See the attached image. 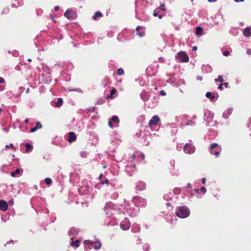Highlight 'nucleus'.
Returning a JSON list of instances; mask_svg holds the SVG:
<instances>
[{
	"label": "nucleus",
	"instance_id": "f257e3e1",
	"mask_svg": "<svg viewBox=\"0 0 251 251\" xmlns=\"http://www.w3.org/2000/svg\"><path fill=\"white\" fill-rule=\"evenodd\" d=\"M105 211L108 216L115 215L119 213V210L113 203H107L105 206Z\"/></svg>",
	"mask_w": 251,
	"mask_h": 251
},
{
	"label": "nucleus",
	"instance_id": "f03ea898",
	"mask_svg": "<svg viewBox=\"0 0 251 251\" xmlns=\"http://www.w3.org/2000/svg\"><path fill=\"white\" fill-rule=\"evenodd\" d=\"M176 215L181 218H185L190 214L189 210L185 206L179 207L176 213Z\"/></svg>",
	"mask_w": 251,
	"mask_h": 251
},
{
	"label": "nucleus",
	"instance_id": "7ed1b4c3",
	"mask_svg": "<svg viewBox=\"0 0 251 251\" xmlns=\"http://www.w3.org/2000/svg\"><path fill=\"white\" fill-rule=\"evenodd\" d=\"M209 150L211 154H214L218 156L220 153L221 148L217 144L214 143L211 145Z\"/></svg>",
	"mask_w": 251,
	"mask_h": 251
},
{
	"label": "nucleus",
	"instance_id": "20e7f679",
	"mask_svg": "<svg viewBox=\"0 0 251 251\" xmlns=\"http://www.w3.org/2000/svg\"><path fill=\"white\" fill-rule=\"evenodd\" d=\"M176 57L181 62H188L189 60V57L184 51L179 52Z\"/></svg>",
	"mask_w": 251,
	"mask_h": 251
},
{
	"label": "nucleus",
	"instance_id": "39448f33",
	"mask_svg": "<svg viewBox=\"0 0 251 251\" xmlns=\"http://www.w3.org/2000/svg\"><path fill=\"white\" fill-rule=\"evenodd\" d=\"M160 119L159 117L156 115L154 116L152 118V119L150 121L149 124L150 127L152 130H153L155 128L154 126L157 125Z\"/></svg>",
	"mask_w": 251,
	"mask_h": 251
},
{
	"label": "nucleus",
	"instance_id": "423d86ee",
	"mask_svg": "<svg viewBox=\"0 0 251 251\" xmlns=\"http://www.w3.org/2000/svg\"><path fill=\"white\" fill-rule=\"evenodd\" d=\"M183 150L186 153L191 154L194 152L195 148L193 145L188 143L184 146Z\"/></svg>",
	"mask_w": 251,
	"mask_h": 251
},
{
	"label": "nucleus",
	"instance_id": "0eeeda50",
	"mask_svg": "<svg viewBox=\"0 0 251 251\" xmlns=\"http://www.w3.org/2000/svg\"><path fill=\"white\" fill-rule=\"evenodd\" d=\"M94 243V249L96 250L100 249L101 247V244L99 242H95L93 243V241L90 240H85L84 241V244L86 246L87 245H92V244Z\"/></svg>",
	"mask_w": 251,
	"mask_h": 251
},
{
	"label": "nucleus",
	"instance_id": "6e6552de",
	"mask_svg": "<svg viewBox=\"0 0 251 251\" xmlns=\"http://www.w3.org/2000/svg\"><path fill=\"white\" fill-rule=\"evenodd\" d=\"M120 226L123 230H127L130 226V223L127 220H125L120 224Z\"/></svg>",
	"mask_w": 251,
	"mask_h": 251
},
{
	"label": "nucleus",
	"instance_id": "1a4fd4ad",
	"mask_svg": "<svg viewBox=\"0 0 251 251\" xmlns=\"http://www.w3.org/2000/svg\"><path fill=\"white\" fill-rule=\"evenodd\" d=\"M90 189H91V188L87 186H84L80 188L78 191L80 194L83 195L87 194Z\"/></svg>",
	"mask_w": 251,
	"mask_h": 251
},
{
	"label": "nucleus",
	"instance_id": "9d476101",
	"mask_svg": "<svg viewBox=\"0 0 251 251\" xmlns=\"http://www.w3.org/2000/svg\"><path fill=\"white\" fill-rule=\"evenodd\" d=\"M8 205L7 202L4 201H0V209L3 211H5L7 209Z\"/></svg>",
	"mask_w": 251,
	"mask_h": 251
},
{
	"label": "nucleus",
	"instance_id": "9b49d317",
	"mask_svg": "<svg viewBox=\"0 0 251 251\" xmlns=\"http://www.w3.org/2000/svg\"><path fill=\"white\" fill-rule=\"evenodd\" d=\"M137 34L140 37L144 35V28L142 26H138L136 28Z\"/></svg>",
	"mask_w": 251,
	"mask_h": 251
},
{
	"label": "nucleus",
	"instance_id": "f8f14e48",
	"mask_svg": "<svg viewBox=\"0 0 251 251\" xmlns=\"http://www.w3.org/2000/svg\"><path fill=\"white\" fill-rule=\"evenodd\" d=\"M76 136L73 132H70L69 134L68 141L70 143H72L76 140Z\"/></svg>",
	"mask_w": 251,
	"mask_h": 251
},
{
	"label": "nucleus",
	"instance_id": "ddd939ff",
	"mask_svg": "<svg viewBox=\"0 0 251 251\" xmlns=\"http://www.w3.org/2000/svg\"><path fill=\"white\" fill-rule=\"evenodd\" d=\"M243 35L247 37L251 36V27H247L243 30Z\"/></svg>",
	"mask_w": 251,
	"mask_h": 251
},
{
	"label": "nucleus",
	"instance_id": "4468645a",
	"mask_svg": "<svg viewBox=\"0 0 251 251\" xmlns=\"http://www.w3.org/2000/svg\"><path fill=\"white\" fill-rule=\"evenodd\" d=\"M137 188L140 190H144L146 188V184L142 181H140L138 183Z\"/></svg>",
	"mask_w": 251,
	"mask_h": 251
},
{
	"label": "nucleus",
	"instance_id": "2eb2a0df",
	"mask_svg": "<svg viewBox=\"0 0 251 251\" xmlns=\"http://www.w3.org/2000/svg\"><path fill=\"white\" fill-rule=\"evenodd\" d=\"M74 14V13L72 11L67 10L64 13V16L68 19H70L73 16Z\"/></svg>",
	"mask_w": 251,
	"mask_h": 251
},
{
	"label": "nucleus",
	"instance_id": "dca6fc26",
	"mask_svg": "<svg viewBox=\"0 0 251 251\" xmlns=\"http://www.w3.org/2000/svg\"><path fill=\"white\" fill-rule=\"evenodd\" d=\"M72 242L71 243L72 246H75V247H78L79 246V241L78 240H75V241H73L74 238L71 237V238Z\"/></svg>",
	"mask_w": 251,
	"mask_h": 251
},
{
	"label": "nucleus",
	"instance_id": "f3484780",
	"mask_svg": "<svg viewBox=\"0 0 251 251\" xmlns=\"http://www.w3.org/2000/svg\"><path fill=\"white\" fill-rule=\"evenodd\" d=\"M203 33V29L200 26H198L196 28V34L199 36L201 35Z\"/></svg>",
	"mask_w": 251,
	"mask_h": 251
},
{
	"label": "nucleus",
	"instance_id": "a211bd4d",
	"mask_svg": "<svg viewBox=\"0 0 251 251\" xmlns=\"http://www.w3.org/2000/svg\"><path fill=\"white\" fill-rule=\"evenodd\" d=\"M69 233L70 235L77 234V231L76 228L73 227L70 229Z\"/></svg>",
	"mask_w": 251,
	"mask_h": 251
},
{
	"label": "nucleus",
	"instance_id": "6ab92c4d",
	"mask_svg": "<svg viewBox=\"0 0 251 251\" xmlns=\"http://www.w3.org/2000/svg\"><path fill=\"white\" fill-rule=\"evenodd\" d=\"M25 146L26 148V152H28L32 150V146L28 143H26L25 144Z\"/></svg>",
	"mask_w": 251,
	"mask_h": 251
},
{
	"label": "nucleus",
	"instance_id": "aec40b11",
	"mask_svg": "<svg viewBox=\"0 0 251 251\" xmlns=\"http://www.w3.org/2000/svg\"><path fill=\"white\" fill-rule=\"evenodd\" d=\"M21 173V170L17 169L14 172L11 173V175L12 177L16 176V175L19 174Z\"/></svg>",
	"mask_w": 251,
	"mask_h": 251
},
{
	"label": "nucleus",
	"instance_id": "412c9836",
	"mask_svg": "<svg viewBox=\"0 0 251 251\" xmlns=\"http://www.w3.org/2000/svg\"><path fill=\"white\" fill-rule=\"evenodd\" d=\"M62 103L63 100L61 98H59L56 103V106L59 107L62 105Z\"/></svg>",
	"mask_w": 251,
	"mask_h": 251
},
{
	"label": "nucleus",
	"instance_id": "4be33fe9",
	"mask_svg": "<svg viewBox=\"0 0 251 251\" xmlns=\"http://www.w3.org/2000/svg\"><path fill=\"white\" fill-rule=\"evenodd\" d=\"M102 16V13L100 12H97L93 16V18L94 20L97 19V18L100 17Z\"/></svg>",
	"mask_w": 251,
	"mask_h": 251
},
{
	"label": "nucleus",
	"instance_id": "5701e85b",
	"mask_svg": "<svg viewBox=\"0 0 251 251\" xmlns=\"http://www.w3.org/2000/svg\"><path fill=\"white\" fill-rule=\"evenodd\" d=\"M206 97L207 98L210 99V100H213L215 98V96H212V94L210 92H207L206 94Z\"/></svg>",
	"mask_w": 251,
	"mask_h": 251
},
{
	"label": "nucleus",
	"instance_id": "b1692460",
	"mask_svg": "<svg viewBox=\"0 0 251 251\" xmlns=\"http://www.w3.org/2000/svg\"><path fill=\"white\" fill-rule=\"evenodd\" d=\"M215 81L216 82L219 81V82H223L224 81V79L223 78V76L220 75V76H219L218 78L215 79Z\"/></svg>",
	"mask_w": 251,
	"mask_h": 251
},
{
	"label": "nucleus",
	"instance_id": "393cba45",
	"mask_svg": "<svg viewBox=\"0 0 251 251\" xmlns=\"http://www.w3.org/2000/svg\"><path fill=\"white\" fill-rule=\"evenodd\" d=\"M112 121L117 123H118L119 122L118 117L117 116H113V117L112 118Z\"/></svg>",
	"mask_w": 251,
	"mask_h": 251
},
{
	"label": "nucleus",
	"instance_id": "a878e982",
	"mask_svg": "<svg viewBox=\"0 0 251 251\" xmlns=\"http://www.w3.org/2000/svg\"><path fill=\"white\" fill-rule=\"evenodd\" d=\"M45 183L48 184V185H49L50 184L51 182H52V180L50 178H46L45 180Z\"/></svg>",
	"mask_w": 251,
	"mask_h": 251
},
{
	"label": "nucleus",
	"instance_id": "bb28decb",
	"mask_svg": "<svg viewBox=\"0 0 251 251\" xmlns=\"http://www.w3.org/2000/svg\"><path fill=\"white\" fill-rule=\"evenodd\" d=\"M124 70L123 69H119L117 71V74L119 75H122L124 74Z\"/></svg>",
	"mask_w": 251,
	"mask_h": 251
},
{
	"label": "nucleus",
	"instance_id": "cd10ccee",
	"mask_svg": "<svg viewBox=\"0 0 251 251\" xmlns=\"http://www.w3.org/2000/svg\"><path fill=\"white\" fill-rule=\"evenodd\" d=\"M160 9L163 11H165L166 10V7L164 5V4H161L160 6Z\"/></svg>",
	"mask_w": 251,
	"mask_h": 251
},
{
	"label": "nucleus",
	"instance_id": "c85d7f7f",
	"mask_svg": "<svg viewBox=\"0 0 251 251\" xmlns=\"http://www.w3.org/2000/svg\"><path fill=\"white\" fill-rule=\"evenodd\" d=\"M116 92V89H113L111 90V92H110V95L111 96H113V95H114Z\"/></svg>",
	"mask_w": 251,
	"mask_h": 251
},
{
	"label": "nucleus",
	"instance_id": "c756f323",
	"mask_svg": "<svg viewBox=\"0 0 251 251\" xmlns=\"http://www.w3.org/2000/svg\"><path fill=\"white\" fill-rule=\"evenodd\" d=\"M36 127L38 128H41L42 127V125L39 122H37L36 123Z\"/></svg>",
	"mask_w": 251,
	"mask_h": 251
},
{
	"label": "nucleus",
	"instance_id": "7c9ffc66",
	"mask_svg": "<svg viewBox=\"0 0 251 251\" xmlns=\"http://www.w3.org/2000/svg\"><path fill=\"white\" fill-rule=\"evenodd\" d=\"M229 54V52L228 51H225L223 52V55L225 56H227Z\"/></svg>",
	"mask_w": 251,
	"mask_h": 251
},
{
	"label": "nucleus",
	"instance_id": "2f4dec72",
	"mask_svg": "<svg viewBox=\"0 0 251 251\" xmlns=\"http://www.w3.org/2000/svg\"><path fill=\"white\" fill-rule=\"evenodd\" d=\"M87 155V153L86 152H85V151H83V152H82L81 153V156L83 157H86Z\"/></svg>",
	"mask_w": 251,
	"mask_h": 251
},
{
	"label": "nucleus",
	"instance_id": "473e14b6",
	"mask_svg": "<svg viewBox=\"0 0 251 251\" xmlns=\"http://www.w3.org/2000/svg\"><path fill=\"white\" fill-rule=\"evenodd\" d=\"M37 129V127H34L31 128L30 129V132H35Z\"/></svg>",
	"mask_w": 251,
	"mask_h": 251
},
{
	"label": "nucleus",
	"instance_id": "72a5a7b5",
	"mask_svg": "<svg viewBox=\"0 0 251 251\" xmlns=\"http://www.w3.org/2000/svg\"><path fill=\"white\" fill-rule=\"evenodd\" d=\"M201 191L203 192V193H205L206 192V189L204 187H202L201 189Z\"/></svg>",
	"mask_w": 251,
	"mask_h": 251
},
{
	"label": "nucleus",
	"instance_id": "f704fd0d",
	"mask_svg": "<svg viewBox=\"0 0 251 251\" xmlns=\"http://www.w3.org/2000/svg\"><path fill=\"white\" fill-rule=\"evenodd\" d=\"M13 148V145L12 144H10L9 145H6L5 148Z\"/></svg>",
	"mask_w": 251,
	"mask_h": 251
},
{
	"label": "nucleus",
	"instance_id": "c9c22d12",
	"mask_svg": "<svg viewBox=\"0 0 251 251\" xmlns=\"http://www.w3.org/2000/svg\"><path fill=\"white\" fill-rule=\"evenodd\" d=\"M160 94L161 95L163 96L166 95V93L163 90H161L160 92Z\"/></svg>",
	"mask_w": 251,
	"mask_h": 251
},
{
	"label": "nucleus",
	"instance_id": "e433bc0d",
	"mask_svg": "<svg viewBox=\"0 0 251 251\" xmlns=\"http://www.w3.org/2000/svg\"><path fill=\"white\" fill-rule=\"evenodd\" d=\"M223 84H220L219 86H218V89H220V90H222L223 89Z\"/></svg>",
	"mask_w": 251,
	"mask_h": 251
},
{
	"label": "nucleus",
	"instance_id": "4c0bfd02",
	"mask_svg": "<svg viewBox=\"0 0 251 251\" xmlns=\"http://www.w3.org/2000/svg\"><path fill=\"white\" fill-rule=\"evenodd\" d=\"M247 53L249 55L251 54V49H248L247 50Z\"/></svg>",
	"mask_w": 251,
	"mask_h": 251
},
{
	"label": "nucleus",
	"instance_id": "58836bf2",
	"mask_svg": "<svg viewBox=\"0 0 251 251\" xmlns=\"http://www.w3.org/2000/svg\"><path fill=\"white\" fill-rule=\"evenodd\" d=\"M4 82V79L2 77H0V83H3Z\"/></svg>",
	"mask_w": 251,
	"mask_h": 251
},
{
	"label": "nucleus",
	"instance_id": "ea45409f",
	"mask_svg": "<svg viewBox=\"0 0 251 251\" xmlns=\"http://www.w3.org/2000/svg\"><path fill=\"white\" fill-rule=\"evenodd\" d=\"M100 183L101 184H104V183L107 184L108 183V180L106 179L104 181H101Z\"/></svg>",
	"mask_w": 251,
	"mask_h": 251
},
{
	"label": "nucleus",
	"instance_id": "a19ab883",
	"mask_svg": "<svg viewBox=\"0 0 251 251\" xmlns=\"http://www.w3.org/2000/svg\"><path fill=\"white\" fill-rule=\"evenodd\" d=\"M153 15L154 16H157V12H156V10H155L153 12Z\"/></svg>",
	"mask_w": 251,
	"mask_h": 251
},
{
	"label": "nucleus",
	"instance_id": "79ce46f5",
	"mask_svg": "<svg viewBox=\"0 0 251 251\" xmlns=\"http://www.w3.org/2000/svg\"><path fill=\"white\" fill-rule=\"evenodd\" d=\"M59 7L58 6H55V8H54V10H55L56 11H58V10H59Z\"/></svg>",
	"mask_w": 251,
	"mask_h": 251
},
{
	"label": "nucleus",
	"instance_id": "37998d69",
	"mask_svg": "<svg viewBox=\"0 0 251 251\" xmlns=\"http://www.w3.org/2000/svg\"><path fill=\"white\" fill-rule=\"evenodd\" d=\"M108 125H109V126L110 127H113L112 125V122H111V121H109V122H108Z\"/></svg>",
	"mask_w": 251,
	"mask_h": 251
},
{
	"label": "nucleus",
	"instance_id": "c03bdc74",
	"mask_svg": "<svg viewBox=\"0 0 251 251\" xmlns=\"http://www.w3.org/2000/svg\"><path fill=\"white\" fill-rule=\"evenodd\" d=\"M197 79L199 80H202V76H197Z\"/></svg>",
	"mask_w": 251,
	"mask_h": 251
},
{
	"label": "nucleus",
	"instance_id": "a18cd8bd",
	"mask_svg": "<svg viewBox=\"0 0 251 251\" xmlns=\"http://www.w3.org/2000/svg\"><path fill=\"white\" fill-rule=\"evenodd\" d=\"M197 49H198V48H197V47L196 46H194V47H193V50L194 51H196V50H197Z\"/></svg>",
	"mask_w": 251,
	"mask_h": 251
},
{
	"label": "nucleus",
	"instance_id": "49530a36",
	"mask_svg": "<svg viewBox=\"0 0 251 251\" xmlns=\"http://www.w3.org/2000/svg\"><path fill=\"white\" fill-rule=\"evenodd\" d=\"M205 181H206V179H205V178H203L202 179V183L203 184H204V183H205Z\"/></svg>",
	"mask_w": 251,
	"mask_h": 251
},
{
	"label": "nucleus",
	"instance_id": "de8ad7c7",
	"mask_svg": "<svg viewBox=\"0 0 251 251\" xmlns=\"http://www.w3.org/2000/svg\"><path fill=\"white\" fill-rule=\"evenodd\" d=\"M223 85H224L227 88V87H228V83L226 82V83H225Z\"/></svg>",
	"mask_w": 251,
	"mask_h": 251
},
{
	"label": "nucleus",
	"instance_id": "09e8293b",
	"mask_svg": "<svg viewBox=\"0 0 251 251\" xmlns=\"http://www.w3.org/2000/svg\"><path fill=\"white\" fill-rule=\"evenodd\" d=\"M187 187L188 188H190V189H191V188H192L191 185V184H190V183H188V184H187Z\"/></svg>",
	"mask_w": 251,
	"mask_h": 251
},
{
	"label": "nucleus",
	"instance_id": "8fccbe9b",
	"mask_svg": "<svg viewBox=\"0 0 251 251\" xmlns=\"http://www.w3.org/2000/svg\"><path fill=\"white\" fill-rule=\"evenodd\" d=\"M231 112H232V110H231V109H228V110H227V112H228V113H229V114H231Z\"/></svg>",
	"mask_w": 251,
	"mask_h": 251
},
{
	"label": "nucleus",
	"instance_id": "3c124183",
	"mask_svg": "<svg viewBox=\"0 0 251 251\" xmlns=\"http://www.w3.org/2000/svg\"><path fill=\"white\" fill-rule=\"evenodd\" d=\"M208 0L210 2H215L216 1V0Z\"/></svg>",
	"mask_w": 251,
	"mask_h": 251
},
{
	"label": "nucleus",
	"instance_id": "603ef678",
	"mask_svg": "<svg viewBox=\"0 0 251 251\" xmlns=\"http://www.w3.org/2000/svg\"><path fill=\"white\" fill-rule=\"evenodd\" d=\"M195 191L196 192H197V193H199V189H196L195 190Z\"/></svg>",
	"mask_w": 251,
	"mask_h": 251
},
{
	"label": "nucleus",
	"instance_id": "864d4df0",
	"mask_svg": "<svg viewBox=\"0 0 251 251\" xmlns=\"http://www.w3.org/2000/svg\"><path fill=\"white\" fill-rule=\"evenodd\" d=\"M158 18H159V19H161L162 18V16L160 15L158 16Z\"/></svg>",
	"mask_w": 251,
	"mask_h": 251
},
{
	"label": "nucleus",
	"instance_id": "5fc2aeb1",
	"mask_svg": "<svg viewBox=\"0 0 251 251\" xmlns=\"http://www.w3.org/2000/svg\"><path fill=\"white\" fill-rule=\"evenodd\" d=\"M25 123H28V120L27 119H26L25 120Z\"/></svg>",
	"mask_w": 251,
	"mask_h": 251
},
{
	"label": "nucleus",
	"instance_id": "6e6d98bb",
	"mask_svg": "<svg viewBox=\"0 0 251 251\" xmlns=\"http://www.w3.org/2000/svg\"><path fill=\"white\" fill-rule=\"evenodd\" d=\"M234 0L235 2H239V0Z\"/></svg>",
	"mask_w": 251,
	"mask_h": 251
},
{
	"label": "nucleus",
	"instance_id": "4d7b16f0",
	"mask_svg": "<svg viewBox=\"0 0 251 251\" xmlns=\"http://www.w3.org/2000/svg\"><path fill=\"white\" fill-rule=\"evenodd\" d=\"M223 116H224L225 118H227V117H226V116H225V113H224V114H223Z\"/></svg>",
	"mask_w": 251,
	"mask_h": 251
},
{
	"label": "nucleus",
	"instance_id": "13d9d810",
	"mask_svg": "<svg viewBox=\"0 0 251 251\" xmlns=\"http://www.w3.org/2000/svg\"><path fill=\"white\" fill-rule=\"evenodd\" d=\"M28 61L29 62H31V59H28Z\"/></svg>",
	"mask_w": 251,
	"mask_h": 251
},
{
	"label": "nucleus",
	"instance_id": "bf43d9fd",
	"mask_svg": "<svg viewBox=\"0 0 251 251\" xmlns=\"http://www.w3.org/2000/svg\"><path fill=\"white\" fill-rule=\"evenodd\" d=\"M172 163L173 164V165H174L175 161H173L172 162Z\"/></svg>",
	"mask_w": 251,
	"mask_h": 251
},
{
	"label": "nucleus",
	"instance_id": "052dcab7",
	"mask_svg": "<svg viewBox=\"0 0 251 251\" xmlns=\"http://www.w3.org/2000/svg\"><path fill=\"white\" fill-rule=\"evenodd\" d=\"M10 202L11 203V204H13V201H10Z\"/></svg>",
	"mask_w": 251,
	"mask_h": 251
},
{
	"label": "nucleus",
	"instance_id": "680f3d73",
	"mask_svg": "<svg viewBox=\"0 0 251 251\" xmlns=\"http://www.w3.org/2000/svg\"><path fill=\"white\" fill-rule=\"evenodd\" d=\"M239 1L242 2V1H244V0H239Z\"/></svg>",
	"mask_w": 251,
	"mask_h": 251
},
{
	"label": "nucleus",
	"instance_id": "e2e57ef3",
	"mask_svg": "<svg viewBox=\"0 0 251 251\" xmlns=\"http://www.w3.org/2000/svg\"><path fill=\"white\" fill-rule=\"evenodd\" d=\"M101 176H102V175H100V177H101Z\"/></svg>",
	"mask_w": 251,
	"mask_h": 251
}]
</instances>
